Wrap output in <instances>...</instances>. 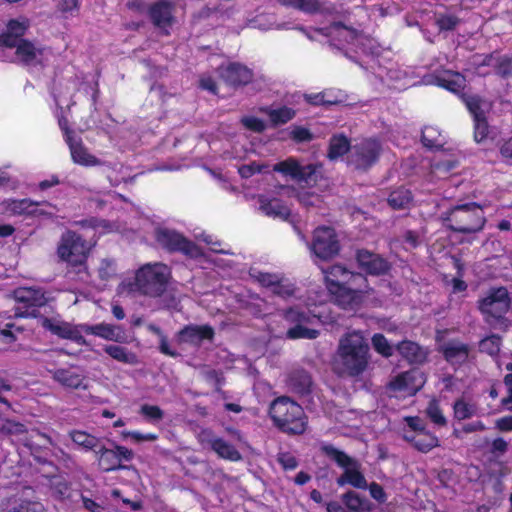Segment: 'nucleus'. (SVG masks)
<instances>
[{
	"label": "nucleus",
	"instance_id": "nucleus-1",
	"mask_svg": "<svg viewBox=\"0 0 512 512\" xmlns=\"http://www.w3.org/2000/svg\"><path fill=\"white\" fill-rule=\"evenodd\" d=\"M169 277L168 266L162 263L146 264L136 272L134 281H123L119 285L118 293L128 295L139 292L158 297L165 291Z\"/></svg>",
	"mask_w": 512,
	"mask_h": 512
},
{
	"label": "nucleus",
	"instance_id": "nucleus-2",
	"mask_svg": "<svg viewBox=\"0 0 512 512\" xmlns=\"http://www.w3.org/2000/svg\"><path fill=\"white\" fill-rule=\"evenodd\" d=\"M368 352V343L360 332L347 333L340 339L337 351L341 371L353 376L363 372L368 363Z\"/></svg>",
	"mask_w": 512,
	"mask_h": 512
},
{
	"label": "nucleus",
	"instance_id": "nucleus-3",
	"mask_svg": "<svg viewBox=\"0 0 512 512\" xmlns=\"http://www.w3.org/2000/svg\"><path fill=\"white\" fill-rule=\"evenodd\" d=\"M313 302H306L304 305L297 304L287 310L285 319L293 325L287 330V338L289 339H315L318 337V330L312 328L320 321V312L316 311Z\"/></svg>",
	"mask_w": 512,
	"mask_h": 512
},
{
	"label": "nucleus",
	"instance_id": "nucleus-4",
	"mask_svg": "<svg viewBox=\"0 0 512 512\" xmlns=\"http://www.w3.org/2000/svg\"><path fill=\"white\" fill-rule=\"evenodd\" d=\"M270 415L285 432L301 434L306 429V417L302 407L288 397H280L273 401Z\"/></svg>",
	"mask_w": 512,
	"mask_h": 512
},
{
	"label": "nucleus",
	"instance_id": "nucleus-5",
	"mask_svg": "<svg viewBox=\"0 0 512 512\" xmlns=\"http://www.w3.org/2000/svg\"><path fill=\"white\" fill-rule=\"evenodd\" d=\"M94 244L74 231L62 234L57 245L58 258L71 268L84 269Z\"/></svg>",
	"mask_w": 512,
	"mask_h": 512
},
{
	"label": "nucleus",
	"instance_id": "nucleus-6",
	"mask_svg": "<svg viewBox=\"0 0 512 512\" xmlns=\"http://www.w3.org/2000/svg\"><path fill=\"white\" fill-rule=\"evenodd\" d=\"M321 450L327 457L337 463V465L344 470L341 476L337 479V484L339 486L349 484L359 489L367 488V481L360 470L361 465L357 460L330 444L322 445Z\"/></svg>",
	"mask_w": 512,
	"mask_h": 512
},
{
	"label": "nucleus",
	"instance_id": "nucleus-7",
	"mask_svg": "<svg viewBox=\"0 0 512 512\" xmlns=\"http://www.w3.org/2000/svg\"><path fill=\"white\" fill-rule=\"evenodd\" d=\"M329 292L333 295L334 301L338 306L349 311H356L372 302L371 295L373 291L366 285V282L354 284L351 281Z\"/></svg>",
	"mask_w": 512,
	"mask_h": 512
},
{
	"label": "nucleus",
	"instance_id": "nucleus-8",
	"mask_svg": "<svg viewBox=\"0 0 512 512\" xmlns=\"http://www.w3.org/2000/svg\"><path fill=\"white\" fill-rule=\"evenodd\" d=\"M324 36L330 38L331 44L339 49L358 50L368 53L371 51V40L355 30L341 24H334L328 28L319 30Z\"/></svg>",
	"mask_w": 512,
	"mask_h": 512
},
{
	"label": "nucleus",
	"instance_id": "nucleus-9",
	"mask_svg": "<svg viewBox=\"0 0 512 512\" xmlns=\"http://www.w3.org/2000/svg\"><path fill=\"white\" fill-rule=\"evenodd\" d=\"M448 220L453 222V230L462 233H476L482 230L485 224L484 213L475 203L454 207Z\"/></svg>",
	"mask_w": 512,
	"mask_h": 512
},
{
	"label": "nucleus",
	"instance_id": "nucleus-10",
	"mask_svg": "<svg viewBox=\"0 0 512 512\" xmlns=\"http://www.w3.org/2000/svg\"><path fill=\"white\" fill-rule=\"evenodd\" d=\"M13 295L18 304L15 308L17 317H36V308L47 302L45 293L40 288L20 287L14 291Z\"/></svg>",
	"mask_w": 512,
	"mask_h": 512
},
{
	"label": "nucleus",
	"instance_id": "nucleus-11",
	"mask_svg": "<svg viewBox=\"0 0 512 512\" xmlns=\"http://www.w3.org/2000/svg\"><path fill=\"white\" fill-rule=\"evenodd\" d=\"M511 300L506 288H492L479 300V310L486 317L501 319L508 312Z\"/></svg>",
	"mask_w": 512,
	"mask_h": 512
},
{
	"label": "nucleus",
	"instance_id": "nucleus-12",
	"mask_svg": "<svg viewBox=\"0 0 512 512\" xmlns=\"http://www.w3.org/2000/svg\"><path fill=\"white\" fill-rule=\"evenodd\" d=\"M274 170L306 184L316 183L319 177H321L320 165L309 164L302 166L293 158L279 162L274 166Z\"/></svg>",
	"mask_w": 512,
	"mask_h": 512
},
{
	"label": "nucleus",
	"instance_id": "nucleus-13",
	"mask_svg": "<svg viewBox=\"0 0 512 512\" xmlns=\"http://www.w3.org/2000/svg\"><path fill=\"white\" fill-rule=\"evenodd\" d=\"M58 122L61 130L65 134V141L69 146L73 162L87 167L100 165L101 161L88 151L81 139L76 137L74 132L69 131L67 120L59 118Z\"/></svg>",
	"mask_w": 512,
	"mask_h": 512
},
{
	"label": "nucleus",
	"instance_id": "nucleus-14",
	"mask_svg": "<svg viewBox=\"0 0 512 512\" xmlns=\"http://www.w3.org/2000/svg\"><path fill=\"white\" fill-rule=\"evenodd\" d=\"M464 102L474 119V139L477 143L485 141L490 133L486 121V113L490 110V103L477 97H464Z\"/></svg>",
	"mask_w": 512,
	"mask_h": 512
},
{
	"label": "nucleus",
	"instance_id": "nucleus-15",
	"mask_svg": "<svg viewBox=\"0 0 512 512\" xmlns=\"http://www.w3.org/2000/svg\"><path fill=\"white\" fill-rule=\"evenodd\" d=\"M405 421L410 430L404 432V439L411 442L417 450L426 453L439 446L438 438L424 429L418 417H407Z\"/></svg>",
	"mask_w": 512,
	"mask_h": 512
},
{
	"label": "nucleus",
	"instance_id": "nucleus-16",
	"mask_svg": "<svg viewBox=\"0 0 512 512\" xmlns=\"http://www.w3.org/2000/svg\"><path fill=\"white\" fill-rule=\"evenodd\" d=\"M155 236L157 242L170 251H181L190 257L200 255L199 248L175 230L158 228Z\"/></svg>",
	"mask_w": 512,
	"mask_h": 512
},
{
	"label": "nucleus",
	"instance_id": "nucleus-17",
	"mask_svg": "<svg viewBox=\"0 0 512 512\" xmlns=\"http://www.w3.org/2000/svg\"><path fill=\"white\" fill-rule=\"evenodd\" d=\"M381 151V146L374 139H366L354 145L349 154V164L356 169H366L373 165Z\"/></svg>",
	"mask_w": 512,
	"mask_h": 512
},
{
	"label": "nucleus",
	"instance_id": "nucleus-18",
	"mask_svg": "<svg viewBox=\"0 0 512 512\" xmlns=\"http://www.w3.org/2000/svg\"><path fill=\"white\" fill-rule=\"evenodd\" d=\"M311 250L322 260L335 256L339 251V244L334 230L330 227L317 228L314 232Z\"/></svg>",
	"mask_w": 512,
	"mask_h": 512
},
{
	"label": "nucleus",
	"instance_id": "nucleus-19",
	"mask_svg": "<svg viewBox=\"0 0 512 512\" xmlns=\"http://www.w3.org/2000/svg\"><path fill=\"white\" fill-rule=\"evenodd\" d=\"M426 378L418 369H411L407 372L397 375L390 382L392 391L401 396H412L425 384Z\"/></svg>",
	"mask_w": 512,
	"mask_h": 512
},
{
	"label": "nucleus",
	"instance_id": "nucleus-20",
	"mask_svg": "<svg viewBox=\"0 0 512 512\" xmlns=\"http://www.w3.org/2000/svg\"><path fill=\"white\" fill-rule=\"evenodd\" d=\"M46 203L34 202L30 199H5L0 201V214L6 217L29 216L37 214H46L40 206Z\"/></svg>",
	"mask_w": 512,
	"mask_h": 512
},
{
	"label": "nucleus",
	"instance_id": "nucleus-21",
	"mask_svg": "<svg viewBox=\"0 0 512 512\" xmlns=\"http://www.w3.org/2000/svg\"><path fill=\"white\" fill-rule=\"evenodd\" d=\"M250 275L263 287L268 288L273 294L282 298L292 296L295 292L293 284L279 275L256 270H253Z\"/></svg>",
	"mask_w": 512,
	"mask_h": 512
},
{
	"label": "nucleus",
	"instance_id": "nucleus-22",
	"mask_svg": "<svg viewBox=\"0 0 512 512\" xmlns=\"http://www.w3.org/2000/svg\"><path fill=\"white\" fill-rule=\"evenodd\" d=\"M10 48L15 49L16 59L18 61L31 66L43 63L50 55L49 50L35 46L33 43L26 40H21Z\"/></svg>",
	"mask_w": 512,
	"mask_h": 512
},
{
	"label": "nucleus",
	"instance_id": "nucleus-23",
	"mask_svg": "<svg viewBox=\"0 0 512 512\" xmlns=\"http://www.w3.org/2000/svg\"><path fill=\"white\" fill-rule=\"evenodd\" d=\"M323 274L329 291L335 290V288L337 289V287L350 283L351 281H353L354 284L366 282V279L361 274H355L340 265H334L327 270H323Z\"/></svg>",
	"mask_w": 512,
	"mask_h": 512
},
{
	"label": "nucleus",
	"instance_id": "nucleus-24",
	"mask_svg": "<svg viewBox=\"0 0 512 512\" xmlns=\"http://www.w3.org/2000/svg\"><path fill=\"white\" fill-rule=\"evenodd\" d=\"M41 324L45 329L62 338L73 340L78 344H83L85 342L82 336V333H84L82 325L74 326L67 322L49 318H43L41 320Z\"/></svg>",
	"mask_w": 512,
	"mask_h": 512
},
{
	"label": "nucleus",
	"instance_id": "nucleus-25",
	"mask_svg": "<svg viewBox=\"0 0 512 512\" xmlns=\"http://www.w3.org/2000/svg\"><path fill=\"white\" fill-rule=\"evenodd\" d=\"M214 330L209 325H188L178 333V342L199 346L205 341H212Z\"/></svg>",
	"mask_w": 512,
	"mask_h": 512
},
{
	"label": "nucleus",
	"instance_id": "nucleus-26",
	"mask_svg": "<svg viewBox=\"0 0 512 512\" xmlns=\"http://www.w3.org/2000/svg\"><path fill=\"white\" fill-rule=\"evenodd\" d=\"M82 330L86 334L98 336L107 341L117 343H127V335L119 325L109 323H99L96 325H82Z\"/></svg>",
	"mask_w": 512,
	"mask_h": 512
},
{
	"label": "nucleus",
	"instance_id": "nucleus-27",
	"mask_svg": "<svg viewBox=\"0 0 512 512\" xmlns=\"http://www.w3.org/2000/svg\"><path fill=\"white\" fill-rule=\"evenodd\" d=\"M48 371L52 375V378L63 387L69 389L86 388V386L83 385L85 379L83 374L74 367L54 370L49 369Z\"/></svg>",
	"mask_w": 512,
	"mask_h": 512
},
{
	"label": "nucleus",
	"instance_id": "nucleus-28",
	"mask_svg": "<svg viewBox=\"0 0 512 512\" xmlns=\"http://www.w3.org/2000/svg\"><path fill=\"white\" fill-rule=\"evenodd\" d=\"M29 27L28 19L22 17L10 20L6 30L0 35V44L11 47L23 40L21 37L25 34Z\"/></svg>",
	"mask_w": 512,
	"mask_h": 512
},
{
	"label": "nucleus",
	"instance_id": "nucleus-29",
	"mask_svg": "<svg viewBox=\"0 0 512 512\" xmlns=\"http://www.w3.org/2000/svg\"><path fill=\"white\" fill-rule=\"evenodd\" d=\"M150 17L155 26L163 33L168 34V28L173 23L172 5L166 1H159L153 4L149 10Z\"/></svg>",
	"mask_w": 512,
	"mask_h": 512
},
{
	"label": "nucleus",
	"instance_id": "nucleus-30",
	"mask_svg": "<svg viewBox=\"0 0 512 512\" xmlns=\"http://www.w3.org/2000/svg\"><path fill=\"white\" fill-rule=\"evenodd\" d=\"M220 75L230 85L247 84L252 79L251 70L238 63H230L225 67L222 66L220 68Z\"/></svg>",
	"mask_w": 512,
	"mask_h": 512
},
{
	"label": "nucleus",
	"instance_id": "nucleus-31",
	"mask_svg": "<svg viewBox=\"0 0 512 512\" xmlns=\"http://www.w3.org/2000/svg\"><path fill=\"white\" fill-rule=\"evenodd\" d=\"M259 209L269 217L283 220L290 214L289 207L282 200L270 195L259 196Z\"/></svg>",
	"mask_w": 512,
	"mask_h": 512
},
{
	"label": "nucleus",
	"instance_id": "nucleus-32",
	"mask_svg": "<svg viewBox=\"0 0 512 512\" xmlns=\"http://www.w3.org/2000/svg\"><path fill=\"white\" fill-rule=\"evenodd\" d=\"M357 261L361 268L373 275H380L388 270V263L382 257L366 250L358 252Z\"/></svg>",
	"mask_w": 512,
	"mask_h": 512
},
{
	"label": "nucleus",
	"instance_id": "nucleus-33",
	"mask_svg": "<svg viewBox=\"0 0 512 512\" xmlns=\"http://www.w3.org/2000/svg\"><path fill=\"white\" fill-rule=\"evenodd\" d=\"M209 433L203 432L200 435V440L204 442L208 441L211 448L221 457L230 461H238L241 459V455L237 449L221 438H208Z\"/></svg>",
	"mask_w": 512,
	"mask_h": 512
},
{
	"label": "nucleus",
	"instance_id": "nucleus-34",
	"mask_svg": "<svg viewBox=\"0 0 512 512\" xmlns=\"http://www.w3.org/2000/svg\"><path fill=\"white\" fill-rule=\"evenodd\" d=\"M441 351L452 365L462 364L468 359V347L460 342H449L441 347Z\"/></svg>",
	"mask_w": 512,
	"mask_h": 512
},
{
	"label": "nucleus",
	"instance_id": "nucleus-35",
	"mask_svg": "<svg viewBox=\"0 0 512 512\" xmlns=\"http://www.w3.org/2000/svg\"><path fill=\"white\" fill-rule=\"evenodd\" d=\"M436 83L438 86L458 94L464 89L466 80L463 75L448 70L436 77Z\"/></svg>",
	"mask_w": 512,
	"mask_h": 512
},
{
	"label": "nucleus",
	"instance_id": "nucleus-36",
	"mask_svg": "<svg viewBox=\"0 0 512 512\" xmlns=\"http://www.w3.org/2000/svg\"><path fill=\"white\" fill-rule=\"evenodd\" d=\"M397 349L410 363H423L428 354L425 349L411 341H403L397 346Z\"/></svg>",
	"mask_w": 512,
	"mask_h": 512
},
{
	"label": "nucleus",
	"instance_id": "nucleus-37",
	"mask_svg": "<svg viewBox=\"0 0 512 512\" xmlns=\"http://www.w3.org/2000/svg\"><path fill=\"white\" fill-rule=\"evenodd\" d=\"M104 351L107 353L111 358L114 360L129 364V365H135L138 363V359L135 353L129 351L125 347L118 346V345H105Z\"/></svg>",
	"mask_w": 512,
	"mask_h": 512
},
{
	"label": "nucleus",
	"instance_id": "nucleus-38",
	"mask_svg": "<svg viewBox=\"0 0 512 512\" xmlns=\"http://www.w3.org/2000/svg\"><path fill=\"white\" fill-rule=\"evenodd\" d=\"M281 197L287 196H296L301 204L304 206H318L321 202V198L319 195L310 191H302L299 193H295V190L291 187H281L278 193Z\"/></svg>",
	"mask_w": 512,
	"mask_h": 512
},
{
	"label": "nucleus",
	"instance_id": "nucleus-39",
	"mask_svg": "<svg viewBox=\"0 0 512 512\" xmlns=\"http://www.w3.org/2000/svg\"><path fill=\"white\" fill-rule=\"evenodd\" d=\"M343 502L348 509L354 512H370L372 509V503L369 500L353 491L344 494Z\"/></svg>",
	"mask_w": 512,
	"mask_h": 512
},
{
	"label": "nucleus",
	"instance_id": "nucleus-40",
	"mask_svg": "<svg viewBox=\"0 0 512 512\" xmlns=\"http://www.w3.org/2000/svg\"><path fill=\"white\" fill-rule=\"evenodd\" d=\"M98 454V465L103 471H112L121 467L119 459L113 449L100 448Z\"/></svg>",
	"mask_w": 512,
	"mask_h": 512
},
{
	"label": "nucleus",
	"instance_id": "nucleus-41",
	"mask_svg": "<svg viewBox=\"0 0 512 512\" xmlns=\"http://www.w3.org/2000/svg\"><path fill=\"white\" fill-rule=\"evenodd\" d=\"M72 441L85 451L94 450L98 447L99 439L84 431L75 430L70 433Z\"/></svg>",
	"mask_w": 512,
	"mask_h": 512
},
{
	"label": "nucleus",
	"instance_id": "nucleus-42",
	"mask_svg": "<svg viewBox=\"0 0 512 512\" xmlns=\"http://www.w3.org/2000/svg\"><path fill=\"white\" fill-rule=\"evenodd\" d=\"M422 142L426 147L439 148L444 144V137L437 127L426 126L422 131Z\"/></svg>",
	"mask_w": 512,
	"mask_h": 512
},
{
	"label": "nucleus",
	"instance_id": "nucleus-43",
	"mask_svg": "<svg viewBox=\"0 0 512 512\" xmlns=\"http://www.w3.org/2000/svg\"><path fill=\"white\" fill-rule=\"evenodd\" d=\"M350 150L351 148L346 137L334 136L330 141L328 156L331 160H334L341 157L346 152H350Z\"/></svg>",
	"mask_w": 512,
	"mask_h": 512
},
{
	"label": "nucleus",
	"instance_id": "nucleus-44",
	"mask_svg": "<svg viewBox=\"0 0 512 512\" xmlns=\"http://www.w3.org/2000/svg\"><path fill=\"white\" fill-rule=\"evenodd\" d=\"M411 192L404 188L393 191L388 198V203L394 209L405 208L411 202Z\"/></svg>",
	"mask_w": 512,
	"mask_h": 512
},
{
	"label": "nucleus",
	"instance_id": "nucleus-45",
	"mask_svg": "<svg viewBox=\"0 0 512 512\" xmlns=\"http://www.w3.org/2000/svg\"><path fill=\"white\" fill-rule=\"evenodd\" d=\"M477 414V407L472 402L460 399L454 404V415L458 420H465Z\"/></svg>",
	"mask_w": 512,
	"mask_h": 512
},
{
	"label": "nucleus",
	"instance_id": "nucleus-46",
	"mask_svg": "<svg viewBox=\"0 0 512 512\" xmlns=\"http://www.w3.org/2000/svg\"><path fill=\"white\" fill-rule=\"evenodd\" d=\"M486 61L483 63L491 65L496 68L498 74L502 76H508L512 74V61L506 56L495 58L493 56L486 57Z\"/></svg>",
	"mask_w": 512,
	"mask_h": 512
},
{
	"label": "nucleus",
	"instance_id": "nucleus-47",
	"mask_svg": "<svg viewBox=\"0 0 512 512\" xmlns=\"http://www.w3.org/2000/svg\"><path fill=\"white\" fill-rule=\"evenodd\" d=\"M267 114L274 124H283L293 118L294 111L287 107H280L267 110Z\"/></svg>",
	"mask_w": 512,
	"mask_h": 512
},
{
	"label": "nucleus",
	"instance_id": "nucleus-48",
	"mask_svg": "<svg viewBox=\"0 0 512 512\" xmlns=\"http://www.w3.org/2000/svg\"><path fill=\"white\" fill-rule=\"evenodd\" d=\"M372 345L374 349L384 357H390L394 348L382 334H375L372 337Z\"/></svg>",
	"mask_w": 512,
	"mask_h": 512
},
{
	"label": "nucleus",
	"instance_id": "nucleus-49",
	"mask_svg": "<svg viewBox=\"0 0 512 512\" xmlns=\"http://www.w3.org/2000/svg\"><path fill=\"white\" fill-rule=\"evenodd\" d=\"M123 439L130 438L133 443L139 444L143 442H153L158 439V435L154 433H141L140 431L123 430L121 432Z\"/></svg>",
	"mask_w": 512,
	"mask_h": 512
},
{
	"label": "nucleus",
	"instance_id": "nucleus-50",
	"mask_svg": "<svg viewBox=\"0 0 512 512\" xmlns=\"http://www.w3.org/2000/svg\"><path fill=\"white\" fill-rule=\"evenodd\" d=\"M500 345V337L491 335L480 342V350L493 356L499 352Z\"/></svg>",
	"mask_w": 512,
	"mask_h": 512
},
{
	"label": "nucleus",
	"instance_id": "nucleus-51",
	"mask_svg": "<svg viewBox=\"0 0 512 512\" xmlns=\"http://www.w3.org/2000/svg\"><path fill=\"white\" fill-rule=\"evenodd\" d=\"M388 77L392 81V86L395 89H405L406 87L410 86L411 83L407 79V75L405 71L402 70H390L388 72Z\"/></svg>",
	"mask_w": 512,
	"mask_h": 512
},
{
	"label": "nucleus",
	"instance_id": "nucleus-52",
	"mask_svg": "<svg viewBox=\"0 0 512 512\" xmlns=\"http://www.w3.org/2000/svg\"><path fill=\"white\" fill-rule=\"evenodd\" d=\"M427 415L428 417L437 425H445L446 419L444 415L442 414V411L438 405V402L436 400L430 401L428 407H427Z\"/></svg>",
	"mask_w": 512,
	"mask_h": 512
},
{
	"label": "nucleus",
	"instance_id": "nucleus-53",
	"mask_svg": "<svg viewBox=\"0 0 512 512\" xmlns=\"http://www.w3.org/2000/svg\"><path fill=\"white\" fill-rule=\"evenodd\" d=\"M285 5L296 7L306 12H313L318 8V0H280Z\"/></svg>",
	"mask_w": 512,
	"mask_h": 512
},
{
	"label": "nucleus",
	"instance_id": "nucleus-54",
	"mask_svg": "<svg viewBox=\"0 0 512 512\" xmlns=\"http://www.w3.org/2000/svg\"><path fill=\"white\" fill-rule=\"evenodd\" d=\"M140 413L149 421H159L163 418V411L155 405L144 404L140 408Z\"/></svg>",
	"mask_w": 512,
	"mask_h": 512
},
{
	"label": "nucleus",
	"instance_id": "nucleus-55",
	"mask_svg": "<svg viewBox=\"0 0 512 512\" xmlns=\"http://www.w3.org/2000/svg\"><path fill=\"white\" fill-rule=\"evenodd\" d=\"M241 123L246 129L257 133L264 131L266 128L265 122L254 116L242 117Z\"/></svg>",
	"mask_w": 512,
	"mask_h": 512
},
{
	"label": "nucleus",
	"instance_id": "nucleus-56",
	"mask_svg": "<svg viewBox=\"0 0 512 512\" xmlns=\"http://www.w3.org/2000/svg\"><path fill=\"white\" fill-rule=\"evenodd\" d=\"M98 273H99V276L104 280L111 278L115 274L114 262L109 259L101 260L99 267H98Z\"/></svg>",
	"mask_w": 512,
	"mask_h": 512
},
{
	"label": "nucleus",
	"instance_id": "nucleus-57",
	"mask_svg": "<svg viewBox=\"0 0 512 512\" xmlns=\"http://www.w3.org/2000/svg\"><path fill=\"white\" fill-rule=\"evenodd\" d=\"M458 24V19L452 15H441L437 19V25L440 30H451Z\"/></svg>",
	"mask_w": 512,
	"mask_h": 512
},
{
	"label": "nucleus",
	"instance_id": "nucleus-58",
	"mask_svg": "<svg viewBox=\"0 0 512 512\" xmlns=\"http://www.w3.org/2000/svg\"><path fill=\"white\" fill-rule=\"evenodd\" d=\"M456 167V162L446 160L433 165V171L438 177H444L450 170Z\"/></svg>",
	"mask_w": 512,
	"mask_h": 512
},
{
	"label": "nucleus",
	"instance_id": "nucleus-59",
	"mask_svg": "<svg viewBox=\"0 0 512 512\" xmlns=\"http://www.w3.org/2000/svg\"><path fill=\"white\" fill-rule=\"evenodd\" d=\"M307 100L315 105H321V104H335L337 103L336 98L330 97L326 92L325 93H318L314 95H309L307 97Z\"/></svg>",
	"mask_w": 512,
	"mask_h": 512
},
{
	"label": "nucleus",
	"instance_id": "nucleus-60",
	"mask_svg": "<svg viewBox=\"0 0 512 512\" xmlns=\"http://www.w3.org/2000/svg\"><path fill=\"white\" fill-rule=\"evenodd\" d=\"M370 495L373 499L378 501L379 503H384L387 500V495L384 492L383 488L378 483H371L369 485Z\"/></svg>",
	"mask_w": 512,
	"mask_h": 512
},
{
	"label": "nucleus",
	"instance_id": "nucleus-61",
	"mask_svg": "<svg viewBox=\"0 0 512 512\" xmlns=\"http://www.w3.org/2000/svg\"><path fill=\"white\" fill-rule=\"evenodd\" d=\"M92 226L100 234L110 233L112 231L118 230V227H115L114 224L106 220H94Z\"/></svg>",
	"mask_w": 512,
	"mask_h": 512
},
{
	"label": "nucleus",
	"instance_id": "nucleus-62",
	"mask_svg": "<svg viewBox=\"0 0 512 512\" xmlns=\"http://www.w3.org/2000/svg\"><path fill=\"white\" fill-rule=\"evenodd\" d=\"M279 462L284 469L293 470L297 467L296 458L289 453H281L279 455Z\"/></svg>",
	"mask_w": 512,
	"mask_h": 512
},
{
	"label": "nucleus",
	"instance_id": "nucleus-63",
	"mask_svg": "<svg viewBox=\"0 0 512 512\" xmlns=\"http://www.w3.org/2000/svg\"><path fill=\"white\" fill-rule=\"evenodd\" d=\"M291 136L293 139L299 142L308 141L311 138L310 132L303 127H295L291 131Z\"/></svg>",
	"mask_w": 512,
	"mask_h": 512
},
{
	"label": "nucleus",
	"instance_id": "nucleus-64",
	"mask_svg": "<svg viewBox=\"0 0 512 512\" xmlns=\"http://www.w3.org/2000/svg\"><path fill=\"white\" fill-rule=\"evenodd\" d=\"M495 426L498 430L502 432L512 431V416H505L497 419L495 422Z\"/></svg>",
	"mask_w": 512,
	"mask_h": 512
}]
</instances>
